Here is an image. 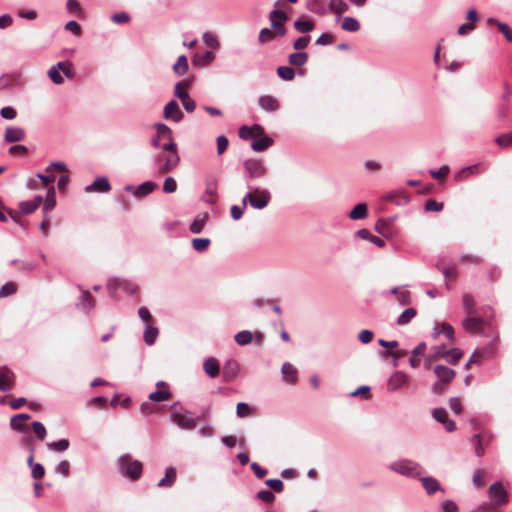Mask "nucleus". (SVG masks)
<instances>
[{"label": "nucleus", "instance_id": "22", "mask_svg": "<svg viewBox=\"0 0 512 512\" xmlns=\"http://www.w3.org/2000/svg\"><path fill=\"white\" fill-rule=\"evenodd\" d=\"M208 217L207 213L198 214L190 224L189 230L194 234L201 233L207 223Z\"/></svg>", "mask_w": 512, "mask_h": 512}, {"label": "nucleus", "instance_id": "7", "mask_svg": "<svg viewBox=\"0 0 512 512\" xmlns=\"http://www.w3.org/2000/svg\"><path fill=\"white\" fill-rule=\"evenodd\" d=\"M107 289L112 297H115V294L118 290H122L127 294H136L138 291V287L135 283L125 280V279H110L107 283Z\"/></svg>", "mask_w": 512, "mask_h": 512}, {"label": "nucleus", "instance_id": "57", "mask_svg": "<svg viewBox=\"0 0 512 512\" xmlns=\"http://www.w3.org/2000/svg\"><path fill=\"white\" fill-rule=\"evenodd\" d=\"M446 356L450 357V363L452 365H455L458 363V361L461 359L463 353L459 348H453L445 352Z\"/></svg>", "mask_w": 512, "mask_h": 512}, {"label": "nucleus", "instance_id": "41", "mask_svg": "<svg viewBox=\"0 0 512 512\" xmlns=\"http://www.w3.org/2000/svg\"><path fill=\"white\" fill-rule=\"evenodd\" d=\"M171 397L168 389H160L149 394V400L152 402H164Z\"/></svg>", "mask_w": 512, "mask_h": 512}, {"label": "nucleus", "instance_id": "64", "mask_svg": "<svg viewBox=\"0 0 512 512\" xmlns=\"http://www.w3.org/2000/svg\"><path fill=\"white\" fill-rule=\"evenodd\" d=\"M496 143L502 148H506L509 145H511L512 144V132L498 136L496 138Z\"/></svg>", "mask_w": 512, "mask_h": 512}, {"label": "nucleus", "instance_id": "62", "mask_svg": "<svg viewBox=\"0 0 512 512\" xmlns=\"http://www.w3.org/2000/svg\"><path fill=\"white\" fill-rule=\"evenodd\" d=\"M62 73L68 78L72 79L75 76V69L71 62L65 61L62 62V68H60Z\"/></svg>", "mask_w": 512, "mask_h": 512}, {"label": "nucleus", "instance_id": "55", "mask_svg": "<svg viewBox=\"0 0 512 512\" xmlns=\"http://www.w3.org/2000/svg\"><path fill=\"white\" fill-rule=\"evenodd\" d=\"M188 85V82L187 81H181V82H178L176 85H175V95L180 99V100H183L184 98H187V96L189 95L188 92L186 91V87Z\"/></svg>", "mask_w": 512, "mask_h": 512}, {"label": "nucleus", "instance_id": "8", "mask_svg": "<svg viewBox=\"0 0 512 512\" xmlns=\"http://www.w3.org/2000/svg\"><path fill=\"white\" fill-rule=\"evenodd\" d=\"M489 495L493 506H501L508 501V492L501 482H495L489 487Z\"/></svg>", "mask_w": 512, "mask_h": 512}, {"label": "nucleus", "instance_id": "11", "mask_svg": "<svg viewBox=\"0 0 512 512\" xmlns=\"http://www.w3.org/2000/svg\"><path fill=\"white\" fill-rule=\"evenodd\" d=\"M433 418L441 423L447 432H452L456 429V424L453 420H450L448 413L444 408H435L432 411Z\"/></svg>", "mask_w": 512, "mask_h": 512}, {"label": "nucleus", "instance_id": "36", "mask_svg": "<svg viewBox=\"0 0 512 512\" xmlns=\"http://www.w3.org/2000/svg\"><path fill=\"white\" fill-rule=\"evenodd\" d=\"M288 61L291 65L302 66L308 61V54L306 52H295L289 55Z\"/></svg>", "mask_w": 512, "mask_h": 512}, {"label": "nucleus", "instance_id": "45", "mask_svg": "<svg viewBox=\"0 0 512 512\" xmlns=\"http://www.w3.org/2000/svg\"><path fill=\"white\" fill-rule=\"evenodd\" d=\"M254 130L262 132V128L259 125H254L253 127L241 126L239 128V137L248 140L254 136Z\"/></svg>", "mask_w": 512, "mask_h": 512}, {"label": "nucleus", "instance_id": "42", "mask_svg": "<svg viewBox=\"0 0 512 512\" xmlns=\"http://www.w3.org/2000/svg\"><path fill=\"white\" fill-rule=\"evenodd\" d=\"M215 59V55L212 51H206L204 54H196L193 62L203 66L209 65Z\"/></svg>", "mask_w": 512, "mask_h": 512}, {"label": "nucleus", "instance_id": "50", "mask_svg": "<svg viewBox=\"0 0 512 512\" xmlns=\"http://www.w3.org/2000/svg\"><path fill=\"white\" fill-rule=\"evenodd\" d=\"M308 7L312 12L317 14H324L327 12V7L325 6L323 0H310Z\"/></svg>", "mask_w": 512, "mask_h": 512}, {"label": "nucleus", "instance_id": "33", "mask_svg": "<svg viewBox=\"0 0 512 512\" xmlns=\"http://www.w3.org/2000/svg\"><path fill=\"white\" fill-rule=\"evenodd\" d=\"M188 70V60L185 55H181L178 57L176 63L173 65V71L175 74L182 76Z\"/></svg>", "mask_w": 512, "mask_h": 512}, {"label": "nucleus", "instance_id": "34", "mask_svg": "<svg viewBox=\"0 0 512 512\" xmlns=\"http://www.w3.org/2000/svg\"><path fill=\"white\" fill-rule=\"evenodd\" d=\"M272 142L273 141L270 137L265 136L258 140L253 141L251 147L255 152H263L270 147Z\"/></svg>", "mask_w": 512, "mask_h": 512}, {"label": "nucleus", "instance_id": "26", "mask_svg": "<svg viewBox=\"0 0 512 512\" xmlns=\"http://www.w3.org/2000/svg\"><path fill=\"white\" fill-rule=\"evenodd\" d=\"M177 472L172 466L166 468L165 476L158 482V487H171L176 480Z\"/></svg>", "mask_w": 512, "mask_h": 512}, {"label": "nucleus", "instance_id": "30", "mask_svg": "<svg viewBox=\"0 0 512 512\" xmlns=\"http://www.w3.org/2000/svg\"><path fill=\"white\" fill-rule=\"evenodd\" d=\"M62 62H58L48 70V76L54 84L60 85L64 82V78L61 75Z\"/></svg>", "mask_w": 512, "mask_h": 512}, {"label": "nucleus", "instance_id": "9", "mask_svg": "<svg viewBox=\"0 0 512 512\" xmlns=\"http://www.w3.org/2000/svg\"><path fill=\"white\" fill-rule=\"evenodd\" d=\"M485 321L476 314H468L463 320V328L469 334H478L482 332Z\"/></svg>", "mask_w": 512, "mask_h": 512}, {"label": "nucleus", "instance_id": "17", "mask_svg": "<svg viewBox=\"0 0 512 512\" xmlns=\"http://www.w3.org/2000/svg\"><path fill=\"white\" fill-rule=\"evenodd\" d=\"M25 138V131L20 127H8L5 130L4 140L8 143L22 141Z\"/></svg>", "mask_w": 512, "mask_h": 512}, {"label": "nucleus", "instance_id": "54", "mask_svg": "<svg viewBox=\"0 0 512 512\" xmlns=\"http://www.w3.org/2000/svg\"><path fill=\"white\" fill-rule=\"evenodd\" d=\"M32 428H33L34 433L40 440L45 439V437L47 435V431L42 422H39V421L32 422Z\"/></svg>", "mask_w": 512, "mask_h": 512}, {"label": "nucleus", "instance_id": "32", "mask_svg": "<svg viewBox=\"0 0 512 512\" xmlns=\"http://www.w3.org/2000/svg\"><path fill=\"white\" fill-rule=\"evenodd\" d=\"M426 350V344L424 342L419 343L413 350L412 356L409 359V364L412 368H416L420 364V359L415 358V355H423Z\"/></svg>", "mask_w": 512, "mask_h": 512}, {"label": "nucleus", "instance_id": "14", "mask_svg": "<svg viewBox=\"0 0 512 512\" xmlns=\"http://www.w3.org/2000/svg\"><path fill=\"white\" fill-rule=\"evenodd\" d=\"M407 382L408 376L401 371H396L388 379L387 386L390 391H396L403 387Z\"/></svg>", "mask_w": 512, "mask_h": 512}, {"label": "nucleus", "instance_id": "25", "mask_svg": "<svg viewBox=\"0 0 512 512\" xmlns=\"http://www.w3.org/2000/svg\"><path fill=\"white\" fill-rule=\"evenodd\" d=\"M349 9L348 4L344 0H329L327 11L334 12L338 17Z\"/></svg>", "mask_w": 512, "mask_h": 512}, {"label": "nucleus", "instance_id": "24", "mask_svg": "<svg viewBox=\"0 0 512 512\" xmlns=\"http://www.w3.org/2000/svg\"><path fill=\"white\" fill-rule=\"evenodd\" d=\"M423 488L428 495H432L440 490L439 482L434 477H419Z\"/></svg>", "mask_w": 512, "mask_h": 512}, {"label": "nucleus", "instance_id": "12", "mask_svg": "<svg viewBox=\"0 0 512 512\" xmlns=\"http://www.w3.org/2000/svg\"><path fill=\"white\" fill-rule=\"evenodd\" d=\"M110 190H111V185H110L108 179L104 176L97 177L93 183H91L85 187V191L87 193L109 192Z\"/></svg>", "mask_w": 512, "mask_h": 512}, {"label": "nucleus", "instance_id": "56", "mask_svg": "<svg viewBox=\"0 0 512 512\" xmlns=\"http://www.w3.org/2000/svg\"><path fill=\"white\" fill-rule=\"evenodd\" d=\"M436 267L439 271L442 272V274L446 280L456 277L457 273L453 266H443L442 267L439 263H437Z\"/></svg>", "mask_w": 512, "mask_h": 512}, {"label": "nucleus", "instance_id": "53", "mask_svg": "<svg viewBox=\"0 0 512 512\" xmlns=\"http://www.w3.org/2000/svg\"><path fill=\"white\" fill-rule=\"evenodd\" d=\"M17 291V285L14 282H7L0 288V298L13 295Z\"/></svg>", "mask_w": 512, "mask_h": 512}, {"label": "nucleus", "instance_id": "27", "mask_svg": "<svg viewBox=\"0 0 512 512\" xmlns=\"http://www.w3.org/2000/svg\"><path fill=\"white\" fill-rule=\"evenodd\" d=\"M357 236L361 239L368 240L369 242L373 243L377 247H384L385 242L382 238L372 235L367 229H360L357 231Z\"/></svg>", "mask_w": 512, "mask_h": 512}, {"label": "nucleus", "instance_id": "6", "mask_svg": "<svg viewBox=\"0 0 512 512\" xmlns=\"http://www.w3.org/2000/svg\"><path fill=\"white\" fill-rule=\"evenodd\" d=\"M244 179L251 183L252 180L264 178L267 175V168L261 160L247 159L243 163Z\"/></svg>", "mask_w": 512, "mask_h": 512}, {"label": "nucleus", "instance_id": "47", "mask_svg": "<svg viewBox=\"0 0 512 512\" xmlns=\"http://www.w3.org/2000/svg\"><path fill=\"white\" fill-rule=\"evenodd\" d=\"M463 308L466 314H476V309L474 308V299L472 295L465 293L462 297Z\"/></svg>", "mask_w": 512, "mask_h": 512}, {"label": "nucleus", "instance_id": "15", "mask_svg": "<svg viewBox=\"0 0 512 512\" xmlns=\"http://www.w3.org/2000/svg\"><path fill=\"white\" fill-rule=\"evenodd\" d=\"M434 373L437 376L439 382L443 384L450 383L455 377V371L444 365H436L434 367Z\"/></svg>", "mask_w": 512, "mask_h": 512}, {"label": "nucleus", "instance_id": "61", "mask_svg": "<svg viewBox=\"0 0 512 512\" xmlns=\"http://www.w3.org/2000/svg\"><path fill=\"white\" fill-rule=\"evenodd\" d=\"M396 298L400 305L404 306L411 303V293L407 289H402L401 292L398 293V296Z\"/></svg>", "mask_w": 512, "mask_h": 512}, {"label": "nucleus", "instance_id": "2", "mask_svg": "<svg viewBox=\"0 0 512 512\" xmlns=\"http://www.w3.org/2000/svg\"><path fill=\"white\" fill-rule=\"evenodd\" d=\"M248 192L242 199V204L246 207L247 202L257 210H262L269 204L271 200V193L266 188L255 186L252 183L247 182Z\"/></svg>", "mask_w": 512, "mask_h": 512}, {"label": "nucleus", "instance_id": "35", "mask_svg": "<svg viewBox=\"0 0 512 512\" xmlns=\"http://www.w3.org/2000/svg\"><path fill=\"white\" fill-rule=\"evenodd\" d=\"M341 28L345 31L356 32L360 29V24L356 18L347 16L344 17Z\"/></svg>", "mask_w": 512, "mask_h": 512}, {"label": "nucleus", "instance_id": "46", "mask_svg": "<svg viewBox=\"0 0 512 512\" xmlns=\"http://www.w3.org/2000/svg\"><path fill=\"white\" fill-rule=\"evenodd\" d=\"M47 448L54 452H63L69 448V441L67 439H60L55 442L47 444Z\"/></svg>", "mask_w": 512, "mask_h": 512}, {"label": "nucleus", "instance_id": "44", "mask_svg": "<svg viewBox=\"0 0 512 512\" xmlns=\"http://www.w3.org/2000/svg\"><path fill=\"white\" fill-rule=\"evenodd\" d=\"M294 28L299 33H309L314 29V23L310 20H296L294 22Z\"/></svg>", "mask_w": 512, "mask_h": 512}, {"label": "nucleus", "instance_id": "18", "mask_svg": "<svg viewBox=\"0 0 512 512\" xmlns=\"http://www.w3.org/2000/svg\"><path fill=\"white\" fill-rule=\"evenodd\" d=\"M203 369L210 378H215L220 371L219 361L215 357H209L205 359Z\"/></svg>", "mask_w": 512, "mask_h": 512}, {"label": "nucleus", "instance_id": "1", "mask_svg": "<svg viewBox=\"0 0 512 512\" xmlns=\"http://www.w3.org/2000/svg\"><path fill=\"white\" fill-rule=\"evenodd\" d=\"M153 162L159 173L172 172L180 163L177 144L174 141L164 144L162 150L154 156Z\"/></svg>", "mask_w": 512, "mask_h": 512}, {"label": "nucleus", "instance_id": "51", "mask_svg": "<svg viewBox=\"0 0 512 512\" xmlns=\"http://www.w3.org/2000/svg\"><path fill=\"white\" fill-rule=\"evenodd\" d=\"M275 39V33L270 28H262L259 32L258 40L260 43L271 42Z\"/></svg>", "mask_w": 512, "mask_h": 512}, {"label": "nucleus", "instance_id": "19", "mask_svg": "<svg viewBox=\"0 0 512 512\" xmlns=\"http://www.w3.org/2000/svg\"><path fill=\"white\" fill-rule=\"evenodd\" d=\"M433 337L437 338L439 334L443 333L448 340H454V328L446 322L436 323L433 328Z\"/></svg>", "mask_w": 512, "mask_h": 512}, {"label": "nucleus", "instance_id": "48", "mask_svg": "<svg viewBox=\"0 0 512 512\" xmlns=\"http://www.w3.org/2000/svg\"><path fill=\"white\" fill-rule=\"evenodd\" d=\"M277 74H278V76L281 79H283L285 81H291L295 77L294 70L291 67H289V66H280V67H278Z\"/></svg>", "mask_w": 512, "mask_h": 512}, {"label": "nucleus", "instance_id": "49", "mask_svg": "<svg viewBox=\"0 0 512 512\" xmlns=\"http://www.w3.org/2000/svg\"><path fill=\"white\" fill-rule=\"evenodd\" d=\"M210 239L208 238H195L192 241V247L197 252H204L209 248Z\"/></svg>", "mask_w": 512, "mask_h": 512}, {"label": "nucleus", "instance_id": "20", "mask_svg": "<svg viewBox=\"0 0 512 512\" xmlns=\"http://www.w3.org/2000/svg\"><path fill=\"white\" fill-rule=\"evenodd\" d=\"M258 103L261 109L267 112H273L279 108L278 100L270 95L261 96Z\"/></svg>", "mask_w": 512, "mask_h": 512}, {"label": "nucleus", "instance_id": "59", "mask_svg": "<svg viewBox=\"0 0 512 512\" xmlns=\"http://www.w3.org/2000/svg\"><path fill=\"white\" fill-rule=\"evenodd\" d=\"M203 41L208 47L212 48H218L220 45L217 37L209 32H205L203 34Z\"/></svg>", "mask_w": 512, "mask_h": 512}, {"label": "nucleus", "instance_id": "39", "mask_svg": "<svg viewBox=\"0 0 512 512\" xmlns=\"http://www.w3.org/2000/svg\"><path fill=\"white\" fill-rule=\"evenodd\" d=\"M154 127L157 131V136L164 137L165 139L168 140V142L174 141L173 140V132L166 124L156 123L154 125Z\"/></svg>", "mask_w": 512, "mask_h": 512}, {"label": "nucleus", "instance_id": "58", "mask_svg": "<svg viewBox=\"0 0 512 512\" xmlns=\"http://www.w3.org/2000/svg\"><path fill=\"white\" fill-rule=\"evenodd\" d=\"M251 413H252V410L247 403L239 402L237 404L236 414L238 417L244 418V417L249 416Z\"/></svg>", "mask_w": 512, "mask_h": 512}, {"label": "nucleus", "instance_id": "16", "mask_svg": "<svg viewBox=\"0 0 512 512\" xmlns=\"http://www.w3.org/2000/svg\"><path fill=\"white\" fill-rule=\"evenodd\" d=\"M157 188V184L153 181H146L140 184L137 188H133V186H126L127 191H133L136 197H141L147 194H150Z\"/></svg>", "mask_w": 512, "mask_h": 512}, {"label": "nucleus", "instance_id": "43", "mask_svg": "<svg viewBox=\"0 0 512 512\" xmlns=\"http://www.w3.org/2000/svg\"><path fill=\"white\" fill-rule=\"evenodd\" d=\"M234 339L238 345L244 346L252 342L253 335L249 330H242L235 335Z\"/></svg>", "mask_w": 512, "mask_h": 512}, {"label": "nucleus", "instance_id": "60", "mask_svg": "<svg viewBox=\"0 0 512 512\" xmlns=\"http://www.w3.org/2000/svg\"><path fill=\"white\" fill-rule=\"evenodd\" d=\"M177 190V182L173 177H167L163 184V191L165 193H174Z\"/></svg>", "mask_w": 512, "mask_h": 512}, {"label": "nucleus", "instance_id": "10", "mask_svg": "<svg viewBox=\"0 0 512 512\" xmlns=\"http://www.w3.org/2000/svg\"><path fill=\"white\" fill-rule=\"evenodd\" d=\"M183 112L181 111L176 100H170L164 107L163 117L166 120L173 122H180L183 119Z\"/></svg>", "mask_w": 512, "mask_h": 512}, {"label": "nucleus", "instance_id": "13", "mask_svg": "<svg viewBox=\"0 0 512 512\" xmlns=\"http://www.w3.org/2000/svg\"><path fill=\"white\" fill-rule=\"evenodd\" d=\"M13 385L14 373L6 367L0 368V391H10Z\"/></svg>", "mask_w": 512, "mask_h": 512}, {"label": "nucleus", "instance_id": "3", "mask_svg": "<svg viewBox=\"0 0 512 512\" xmlns=\"http://www.w3.org/2000/svg\"><path fill=\"white\" fill-rule=\"evenodd\" d=\"M170 420L182 430H193L197 426L198 418L184 408L179 402L170 406Z\"/></svg>", "mask_w": 512, "mask_h": 512}, {"label": "nucleus", "instance_id": "63", "mask_svg": "<svg viewBox=\"0 0 512 512\" xmlns=\"http://www.w3.org/2000/svg\"><path fill=\"white\" fill-rule=\"evenodd\" d=\"M265 485L277 493L282 492L284 488L283 482L280 479H268L265 481Z\"/></svg>", "mask_w": 512, "mask_h": 512}, {"label": "nucleus", "instance_id": "5", "mask_svg": "<svg viewBox=\"0 0 512 512\" xmlns=\"http://www.w3.org/2000/svg\"><path fill=\"white\" fill-rule=\"evenodd\" d=\"M118 469L121 474L127 476L132 481L140 479L143 471V465L139 460H132L130 455L125 454L118 458Z\"/></svg>", "mask_w": 512, "mask_h": 512}, {"label": "nucleus", "instance_id": "52", "mask_svg": "<svg viewBox=\"0 0 512 512\" xmlns=\"http://www.w3.org/2000/svg\"><path fill=\"white\" fill-rule=\"evenodd\" d=\"M285 21H277L276 19L270 20L271 28L274 30L275 35L284 36L287 33V29L285 27Z\"/></svg>", "mask_w": 512, "mask_h": 512}, {"label": "nucleus", "instance_id": "31", "mask_svg": "<svg viewBox=\"0 0 512 512\" xmlns=\"http://www.w3.org/2000/svg\"><path fill=\"white\" fill-rule=\"evenodd\" d=\"M217 200V184L216 182H208L205 190L204 201L213 204Z\"/></svg>", "mask_w": 512, "mask_h": 512}, {"label": "nucleus", "instance_id": "21", "mask_svg": "<svg viewBox=\"0 0 512 512\" xmlns=\"http://www.w3.org/2000/svg\"><path fill=\"white\" fill-rule=\"evenodd\" d=\"M43 202V198L41 196H36L32 200L22 201L19 204V208L22 213L30 214L34 212Z\"/></svg>", "mask_w": 512, "mask_h": 512}, {"label": "nucleus", "instance_id": "38", "mask_svg": "<svg viewBox=\"0 0 512 512\" xmlns=\"http://www.w3.org/2000/svg\"><path fill=\"white\" fill-rule=\"evenodd\" d=\"M56 205V195H55V188L51 186L48 191L47 195L43 204V210L45 212L51 211Z\"/></svg>", "mask_w": 512, "mask_h": 512}, {"label": "nucleus", "instance_id": "37", "mask_svg": "<svg viewBox=\"0 0 512 512\" xmlns=\"http://www.w3.org/2000/svg\"><path fill=\"white\" fill-rule=\"evenodd\" d=\"M159 331L157 327L146 325L144 331V341L147 345L151 346L155 343L158 337Z\"/></svg>", "mask_w": 512, "mask_h": 512}, {"label": "nucleus", "instance_id": "23", "mask_svg": "<svg viewBox=\"0 0 512 512\" xmlns=\"http://www.w3.org/2000/svg\"><path fill=\"white\" fill-rule=\"evenodd\" d=\"M282 375L284 380L287 383L294 384L297 380V370L296 368L289 362H285L281 368Z\"/></svg>", "mask_w": 512, "mask_h": 512}, {"label": "nucleus", "instance_id": "29", "mask_svg": "<svg viewBox=\"0 0 512 512\" xmlns=\"http://www.w3.org/2000/svg\"><path fill=\"white\" fill-rule=\"evenodd\" d=\"M368 215V207L366 203L357 204L349 213L352 220H360L366 218Z\"/></svg>", "mask_w": 512, "mask_h": 512}, {"label": "nucleus", "instance_id": "4", "mask_svg": "<svg viewBox=\"0 0 512 512\" xmlns=\"http://www.w3.org/2000/svg\"><path fill=\"white\" fill-rule=\"evenodd\" d=\"M388 468L404 477L419 478L425 472L424 468L418 462L411 459H399L391 462Z\"/></svg>", "mask_w": 512, "mask_h": 512}, {"label": "nucleus", "instance_id": "28", "mask_svg": "<svg viewBox=\"0 0 512 512\" xmlns=\"http://www.w3.org/2000/svg\"><path fill=\"white\" fill-rule=\"evenodd\" d=\"M79 300V307L86 312H89L94 307V299L90 292L87 290L81 291Z\"/></svg>", "mask_w": 512, "mask_h": 512}, {"label": "nucleus", "instance_id": "40", "mask_svg": "<svg viewBox=\"0 0 512 512\" xmlns=\"http://www.w3.org/2000/svg\"><path fill=\"white\" fill-rule=\"evenodd\" d=\"M417 314L414 308L405 309L397 318V324L400 326L408 324Z\"/></svg>", "mask_w": 512, "mask_h": 512}]
</instances>
